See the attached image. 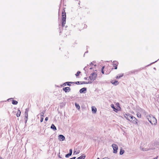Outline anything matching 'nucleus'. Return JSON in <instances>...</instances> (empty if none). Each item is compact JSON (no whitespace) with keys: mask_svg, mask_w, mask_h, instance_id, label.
I'll use <instances>...</instances> for the list:
<instances>
[{"mask_svg":"<svg viewBox=\"0 0 159 159\" xmlns=\"http://www.w3.org/2000/svg\"><path fill=\"white\" fill-rule=\"evenodd\" d=\"M147 118L152 124L155 125L157 123L156 119L152 115H148L147 116Z\"/></svg>","mask_w":159,"mask_h":159,"instance_id":"1","label":"nucleus"},{"mask_svg":"<svg viewBox=\"0 0 159 159\" xmlns=\"http://www.w3.org/2000/svg\"><path fill=\"white\" fill-rule=\"evenodd\" d=\"M97 76V74L95 72H93L91 73L89 77V79H90L89 82H92V83L96 79Z\"/></svg>","mask_w":159,"mask_h":159,"instance_id":"2","label":"nucleus"},{"mask_svg":"<svg viewBox=\"0 0 159 159\" xmlns=\"http://www.w3.org/2000/svg\"><path fill=\"white\" fill-rule=\"evenodd\" d=\"M66 14L65 12L63 11L62 12V26H64V24L66 23Z\"/></svg>","mask_w":159,"mask_h":159,"instance_id":"3","label":"nucleus"},{"mask_svg":"<svg viewBox=\"0 0 159 159\" xmlns=\"http://www.w3.org/2000/svg\"><path fill=\"white\" fill-rule=\"evenodd\" d=\"M112 147L113 149V153H116L118 149L117 146L115 144H112Z\"/></svg>","mask_w":159,"mask_h":159,"instance_id":"4","label":"nucleus"},{"mask_svg":"<svg viewBox=\"0 0 159 159\" xmlns=\"http://www.w3.org/2000/svg\"><path fill=\"white\" fill-rule=\"evenodd\" d=\"M130 117L131 119V122L134 124H137V120L136 119V118L135 117H133V116H131Z\"/></svg>","mask_w":159,"mask_h":159,"instance_id":"5","label":"nucleus"},{"mask_svg":"<svg viewBox=\"0 0 159 159\" xmlns=\"http://www.w3.org/2000/svg\"><path fill=\"white\" fill-rule=\"evenodd\" d=\"M58 139L60 141H64L65 139V137L62 135H60L58 136Z\"/></svg>","mask_w":159,"mask_h":159,"instance_id":"6","label":"nucleus"},{"mask_svg":"<svg viewBox=\"0 0 159 159\" xmlns=\"http://www.w3.org/2000/svg\"><path fill=\"white\" fill-rule=\"evenodd\" d=\"M63 90L66 92L67 91H69L70 90V89L69 87H66L63 88Z\"/></svg>","mask_w":159,"mask_h":159,"instance_id":"7","label":"nucleus"},{"mask_svg":"<svg viewBox=\"0 0 159 159\" xmlns=\"http://www.w3.org/2000/svg\"><path fill=\"white\" fill-rule=\"evenodd\" d=\"M92 111L93 113H95L97 111L96 108L94 107H92Z\"/></svg>","mask_w":159,"mask_h":159,"instance_id":"8","label":"nucleus"},{"mask_svg":"<svg viewBox=\"0 0 159 159\" xmlns=\"http://www.w3.org/2000/svg\"><path fill=\"white\" fill-rule=\"evenodd\" d=\"M51 129H53L54 131L56 130H57V128L53 124H52L51 126Z\"/></svg>","mask_w":159,"mask_h":159,"instance_id":"9","label":"nucleus"},{"mask_svg":"<svg viewBox=\"0 0 159 159\" xmlns=\"http://www.w3.org/2000/svg\"><path fill=\"white\" fill-rule=\"evenodd\" d=\"M86 88H83L80 89V93H82L84 92L85 91H86Z\"/></svg>","mask_w":159,"mask_h":159,"instance_id":"10","label":"nucleus"},{"mask_svg":"<svg viewBox=\"0 0 159 159\" xmlns=\"http://www.w3.org/2000/svg\"><path fill=\"white\" fill-rule=\"evenodd\" d=\"M111 83L114 85H118L119 84V82H118V81L116 80H115L114 82H113V81H112L111 82Z\"/></svg>","mask_w":159,"mask_h":159,"instance_id":"11","label":"nucleus"},{"mask_svg":"<svg viewBox=\"0 0 159 159\" xmlns=\"http://www.w3.org/2000/svg\"><path fill=\"white\" fill-rule=\"evenodd\" d=\"M80 152V151L79 150H74V154H78Z\"/></svg>","mask_w":159,"mask_h":159,"instance_id":"12","label":"nucleus"},{"mask_svg":"<svg viewBox=\"0 0 159 159\" xmlns=\"http://www.w3.org/2000/svg\"><path fill=\"white\" fill-rule=\"evenodd\" d=\"M85 157V156L83 155L78 157L76 159H84Z\"/></svg>","mask_w":159,"mask_h":159,"instance_id":"13","label":"nucleus"},{"mask_svg":"<svg viewBox=\"0 0 159 159\" xmlns=\"http://www.w3.org/2000/svg\"><path fill=\"white\" fill-rule=\"evenodd\" d=\"M20 113H21V112H20V110H18V111L17 112V114H16L17 117H19V116H20Z\"/></svg>","mask_w":159,"mask_h":159,"instance_id":"14","label":"nucleus"},{"mask_svg":"<svg viewBox=\"0 0 159 159\" xmlns=\"http://www.w3.org/2000/svg\"><path fill=\"white\" fill-rule=\"evenodd\" d=\"M75 105L77 108L79 110L80 109V107L79 104L75 103Z\"/></svg>","mask_w":159,"mask_h":159,"instance_id":"15","label":"nucleus"},{"mask_svg":"<svg viewBox=\"0 0 159 159\" xmlns=\"http://www.w3.org/2000/svg\"><path fill=\"white\" fill-rule=\"evenodd\" d=\"M140 148L141 150L143 151H147L148 150H149L148 148H142L141 147H140Z\"/></svg>","mask_w":159,"mask_h":159,"instance_id":"16","label":"nucleus"},{"mask_svg":"<svg viewBox=\"0 0 159 159\" xmlns=\"http://www.w3.org/2000/svg\"><path fill=\"white\" fill-rule=\"evenodd\" d=\"M18 102L15 100H13L12 102V104L14 105H16L18 103Z\"/></svg>","mask_w":159,"mask_h":159,"instance_id":"17","label":"nucleus"},{"mask_svg":"<svg viewBox=\"0 0 159 159\" xmlns=\"http://www.w3.org/2000/svg\"><path fill=\"white\" fill-rule=\"evenodd\" d=\"M82 83H81V84H91L92 83V82H89L88 81L87 82H85L84 81L82 82Z\"/></svg>","mask_w":159,"mask_h":159,"instance_id":"18","label":"nucleus"},{"mask_svg":"<svg viewBox=\"0 0 159 159\" xmlns=\"http://www.w3.org/2000/svg\"><path fill=\"white\" fill-rule=\"evenodd\" d=\"M123 74L121 75H118L116 76V78L117 79H119L121 77H122L123 76Z\"/></svg>","mask_w":159,"mask_h":159,"instance_id":"19","label":"nucleus"},{"mask_svg":"<svg viewBox=\"0 0 159 159\" xmlns=\"http://www.w3.org/2000/svg\"><path fill=\"white\" fill-rule=\"evenodd\" d=\"M124 150L121 149L120 152V155H122L124 153Z\"/></svg>","mask_w":159,"mask_h":159,"instance_id":"20","label":"nucleus"},{"mask_svg":"<svg viewBox=\"0 0 159 159\" xmlns=\"http://www.w3.org/2000/svg\"><path fill=\"white\" fill-rule=\"evenodd\" d=\"M29 111V109H25V114H27V115H28V112Z\"/></svg>","mask_w":159,"mask_h":159,"instance_id":"21","label":"nucleus"},{"mask_svg":"<svg viewBox=\"0 0 159 159\" xmlns=\"http://www.w3.org/2000/svg\"><path fill=\"white\" fill-rule=\"evenodd\" d=\"M111 107L113 109H115V110H117L116 109V108H115V107L114 106V104H111Z\"/></svg>","mask_w":159,"mask_h":159,"instance_id":"22","label":"nucleus"},{"mask_svg":"<svg viewBox=\"0 0 159 159\" xmlns=\"http://www.w3.org/2000/svg\"><path fill=\"white\" fill-rule=\"evenodd\" d=\"M137 116L139 118H140L141 117V115L139 113H137Z\"/></svg>","mask_w":159,"mask_h":159,"instance_id":"23","label":"nucleus"},{"mask_svg":"<svg viewBox=\"0 0 159 159\" xmlns=\"http://www.w3.org/2000/svg\"><path fill=\"white\" fill-rule=\"evenodd\" d=\"M72 152V150L71 149H70L69 150V154H70V155H71Z\"/></svg>","mask_w":159,"mask_h":159,"instance_id":"24","label":"nucleus"},{"mask_svg":"<svg viewBox=\"0 0 159 159\" xmlns=\"http://www.w3.org/2000/svg\"><path fill=\"white\" fill-rule=\"evenodd\" d=\"M25 118L26 119V121H26L25 122L26 123L27 122V120L28 117V115L25 114Z\"/></svg>","mask_w":159,"mask_h":159,"instance_id":"25","label":"nucleus"},{"mask_svg":"<svg viewBox=\"0 0 159 159\" xmlns=\"http://www.w3.org/2000/svg\"><path fill=\"white\" fill-rule=\"evenodd\" d=\"M104 69V66H103L102 68V73L104 74V71L103 70Z\"/></svg>","mask_w":159,"mask_h":159,"instance_id":"26","label":"nucleus"},{"mask_svg":"<svg viewBox=\"0 0 159 159\" xmlns=\"http://www.w3.org/2000/svg\"><path fill=\"white\" fill-rule=\"evenodd\" d=\"M70 156H71V155H70V154L68 153L66 155L65 157H68Z\"/></svg>","mask_w":159,"mask_h":159,"instance_id":"27","label":"nucleus"},{"mask_svg":"<svg viewBox=\"0 0 159 159\" xmlns=\"http://www.w3.org/2000/svg\"><path fill=\"white\" fill-rule=\"evenodd\" d=\"M42 115H41V120H40V121L41 122H42L43 120V117H42Z\"/></svg>","mask_w":159,"mask_h":159,"instance_id":"28","label":"nucleus"},{"mask_svg":"<svg viewBox=\"0 0 159 159\" xmlns=\"http://www.w3.org/2000/svg\"><path fill=\"white\" fill-rule=\"evenodd\" d=\"M80 73V71H78L77 72V73H76V74L75 75H76V76H77L79 75V74Z\"/></svg>","mask_w":159,"mask_h":159,"instance_id":"29","label":"nucleus"},{"mask_svg":"<svg viewBox=\"0 0 159 159\" xmlns=\"http://www.w3.org/2000/svg\"><path fill=\"white\" fill-rule=\"evenodd\" d=\"M71 83V82H67L66 83L68 85L70 86V83Z\"/></svg>","mask_w":159,"mask_h":159,"instance_id":"30","label":"nucleus"},{"mask_svg":"<svg viewBox=\"0 0 159 159\" xmlns=\"http://www.w3.org/2000/svg\"><path fill=\"white\" fill-rule=\"evenodd\" d=\"M44 113L43 112H42L41 113V115L42 114V117H43V115H44Z\"/></svg>","mask_w":159,"mask_h":159,"instance_id":"31","label":"nucleus"},{"mask_svg":"<svg viewBox=\"0 0 159 159\" xmlns=\"http://www.w3.org/2000/svg\"><path fill=\"white\" fill-rule=\"evenodd\" d=\"M48 117H46L45 118V121H47L48 120Z\"/></svg>","mask_w":159,"mask_h":159,"instance_id":"32","label":"nucleus"},{"mask_svg":"<svg viewBox=\"0 0 159 159\" xmlns=\"http://www.w3.org/2000/svg\"><path fill=\"white\" fill-rule=\"evenodd\" d=\"M75 158H76L75 157H72L71 158H70L69 159H75Z\"/></svg>","mask_w":159,"mask_h":159,"instance_id":"33","label":"nucleus"},{"mask_svg":"<svg viewBox=\"0 0 159 159\" xmlns=\"http://www.w3.org/2000/svg\"><path fill=\"white\" fill-rule=\"evenodd\" d=\"M102 159H110L108 157H105V158H102Z\"/></svg>","mask_w":159,"mask_h":159,"instance_id":"34","label":"nucleus"},{"mask_svg":"<svg viewBox=\"0 0 159 159\" xmlns=\"http://www.w3.org/2000/svg\"><path fill=\"white\" fill-rule=\"evenodd\" d=\"M117 69V67L116 66L115 67V69Z\"/></svg>","mask_w":159,"mask_h":159,"instance_id":"35","label":"nucleus"},{"mask_svg":"<svg viewBox=\"0 0 159 159\" xmlns=\"http://www.w3.org/2000/svg\"><path fill=\"white\" fill-rule=\"evenodd\" d=\"M79 83V82L78 81V82H76V84H78V83Z\"/></svg>","mask_w":159,"mask_h":159,"instance_id":"36","label":"nucleus"},{"mask_svg":"<svg viewBox=\"0 0 159 159\" xmlns=\"http://www.w3.org/2000/svg\"><path fill=\"white\" fill-rule=\"evenodd\" d=\"M0 159H3V158L0 156Z\"/></svg>","mask_w":159,"mask_h":159,"instance_id":"37","label":"nucleus"},{"mask_svg":"<svg viewBox=\"0 0 159 159\" xmlns=\"http://www.w3.org/2000/svg\"><path fill=\"white\" fill-rule=\"evenodd\" d=\"M84 79L85 80H87V78L85 77V78H84Z\"/></svg>","mask_w":159,"mask_h":159,"instance_id":"38","label":"nucleus"},{"mask_svg":"<svg viewBox=\"0 0 159 159\" xmlns=\"http://www.w3.org/2000/svg\"><path fill=\"white\" fill-rule=\"evenodd\" d=\"M157 159V157H155V158H154L153 159Z\"/></svg>","mask_w":159,"mask_h":159,"instance_id":"39","label":"nucleus"},{"mask_svg":"<svg viewBox=\"0 0 159 159\" xmlns=\"http://www.w3.org/2000/svg\"><path fill=\"white\" fill-rule=\"evenodd\" d=\"M126 119H127V120H129V119H128V118L127 117H126Z\"/></svg>","mask_w":159,"mask_h":159,"instance_id":"40","label":"nucleus"},{"mask_svg":"<svg viewBox=\"0 0 159 159\" xmlns=\"http://www.w3.org/2000/svg\"><path fill=\"white\" fill-rule=\"evenodd\" d=\"M97 159H99V157H98V158H97Z\"/></svg>","mask_w":159,"mask_h":159,"instance_id":"41","label":"nucleus"}]
</instances>
